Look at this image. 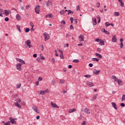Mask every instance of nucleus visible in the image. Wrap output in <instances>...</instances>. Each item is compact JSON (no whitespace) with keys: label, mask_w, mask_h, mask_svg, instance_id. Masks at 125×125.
<instances>
[{"label":"nucleus","mask_w":125,"mask_h":125,"mask_svg":"<svg viewBox=\"0 0 125 125\" xmlns=\"http://www.w3.org/2000/svg\"><path fill=\"white\" fill-rule=\"evenodd\" d=\"M30 25L32 27V29H33V31H35V29H34V23H33V22H30Z\"/></svg>","instance_id":"26"},{"label":"nucleus","mask_w":125,"mask_h":125,"mask_svg":"<svg viewBox=\"0 0 125 125\" xmlns=\"http://www.w3.org/2000/svg\"><path fill=\"white\" fill-rule=\"evenodd\" d=\"M121 106L122 107H125V104L124 103H121Z\"/></svg>","instance_id":"61"},{"label":"nucleus","mask_w":125,"mask_h":125,"mask_svg":"<svg viewBox=\"0 0 125 125\" xmlns=\"http://www.w3.org/2000/svg\"><path fill=\"white\" fill-rule=\"evenodd\" d=\"M100 45H104V42L103 41H101L100 42Z\"/></svg>","instance_id":"36"},{"label":"nucleus","mask_w":125,"mask_h":125,"mask_svg":"<svg viewBox=\"0 0 125 125\" xmlns=\"http://www.w3.org/2000/svg\"><path fill=\"white\" fill-rule=\"evenodd\" d=\"M40 57H41V59H42V60H44V59H45L43 57V56H42V54H40Z\"/></svg>","instance_id":"37"},{"label":"nucleus","mask_w":125,"mask_h":125,"mask_svg":"<svg viewBox=\"0 0 125 125\" xmlns=\"http://www.w3.org/2000/svg\"><path fill=\"white\" fill-rule=\"evenodd\" d=\"M93 21L94 23V26H96V25H97V21H96V18H94V19H93Z\"/></svg>","instance_id":"25"},{"label":"nucleus","mask_w":125,"mask_h":125,"mask_svg":"<svg viewBox=\"0 0 125 125\" xmlns=\"http://www.w3.org/2000/svg\"><path fill=\"white\" fill-rule=\"evenodd\" d=\"M97 51H102V49L101 48H98Z\"/></svg>","instance_id":"58"},{"label":"nucleus","mask_w":125,"mask_h":125,"mask_svg":"<svg viewBox=\"0 0 125 125\" xmlns=\"http://www.w3.org/2000/svg\"><path fill=\"white\" fill-rule=\"evenodd\" d=\"M37 61H38V62H41V58H37V59H36Z\"/></svg>","instance_id":"52"},{"label":"nucleus","mask_w":125,"mask_h":125,"mask_svg":"<svg viewBox=\"0 0 125 125\" xmlns=\"http://www.w3.org/2000/svg\"><path fill=\"white\" fill-rule=\"evenodd\" d=\"M97 96H98V94H96L93 97V99H96L97 98Z\"/></svg>","instance_id":"46"},{"label":"nucleus","mask_w":125,"mask_h":125,"mask_svg":"<svg viewBox=\"0 0 125 125\" xmlns=\"http://www.w3.org/2000/svg\"><path fill=\"white\" fill-rule=\"evenodd\" d=\"M43 35L44 36L45 42H46V41L49 40V35L47 34L46 32L44 33Z\"/></svg>","instance_id":"2"},{"label":"nucleus","mask_w":125,"mask_h":125,"mask_svg":"<svg viewBox=\"0 0 125 125\" xmlns=\"http://www.w3.org/2000/svg\"><path fill=\"white\" fill-rule=\"evenodd\" d=\"M79 39H81V41H82V42H84V38H83V35H80V36H79Z\"/></svg>","instance_id":"19"},{"label":"nucleus","mask_w":125,"mask_h":125,"mask_svg":"<svg viewBox=\"0 0 125 125\" xmlns=\"http://www.w3.org/2000/svg\"><path fill=\"white\" fill-rule=\"evenodd\" d=\"M51 105L53 108H57L59 109V106L56 104H54L53 102H51Z\"/></svg>","instance_id":"5"},{"label":"nucleus","mask_w":125,"mask_h":125,"mask_svg":"<svg viewBox=\"0 0 125 125\" xmlns=\"http://www.w3.org/2000/svg\"><path fill=\"white\" fill-rule=\"evenodd\" d=\"M66 24V21L64 20H62L61 22V28H64L65 27V24Z\"/></svg>","instance_id":"8"},{"label":"nucleus","mask_w":125,"mask_h":125,"mask_svg":"<svg viewBox=\"0 0 125 125\" xmlns=\"http://www.w3.org/2000/svg\"><path fill=\"white\" fill-rule=\"evenodd\" d=\"M96 56H97L99 58H100V59H102L103 58V57H102V55L101 54H99L98 53H95Z\"/></svg>","instance_id":"12"},{"label":"nucleus","mask_w":125,"mask_h":125,"mask_svg":"<svg viewBox=\"0 0 125 125\" xmlns=\"http://www.w3.org/2000/svg\"><path fill=\"white\" fill-rule=\"evenodd\" d=\"M70 30H73V29H74V26H73V24L70 25Z\"/></svg>","instance_id":"51"},{"label":"nucleus","mask_w":125,"mask_h":125,"mask_svg":"<svg viewBox=\"0 0 125 125\" xmlns=\"http://www.w3.org/2000/svg\"><path fill=\"white\" fill-rule=\"evenodd\" d=\"M76 111L75 108L71 109L69 110V113H73V112H75Z\"/></svg>","instance_id":"27"},{"label":"nucleus","mask_w":125,"mask_h":125,"mask_svg":"<svg viewBox=\"0 0 125 125\" xmlns=\"http://www.w3.org/2000/svg\"><path fill=\"white\" fill-rule=\"evenodd\" d=\"M122 100H123V101L125 100V95H123L122 96Z\"/></svg>","instance_id":"53"},{"label":"nucleus","mask_w":125,"mask_h":125,"mask_svg":"<svg viewBox=\"0 0 125 125\" xmlns=\"http://www.w3.org/2000/svg\"><path fill=\"white\" fill-rule=\"evenodd\" d=\"M40 94L42 95H44V94H45V92L44 91L41 90L40 91Z\"/></svg>","instance_id":"34"},{"label":"nucleus","mask_w":125,"mask_h":125,"mask_svg":"<svg viewBox=\"0 0 125 125\" xmlns=\"http://www.w3.org/2000/svg\"><path fill=\"white\" fill-rule=\"evenodd\" d=\"M100 73V70H97L96 69H94L93 71V73L95 74V75H98Z\"/></svg>","instance_id":"14"},{"label":"nucleus","mask_w":125,"mask_h":125,"mask_svg":"<svg viewBox=\"0 0 125 125\" xmlns=\"http://www.w3.org/2000/svg\"><path fill=\"white\" fill-rule=\"evenodd\" d=\"M44 92H45H45H46V93H48V92H49V90H48V89H46L44 91Z\"/></svg>","instance_id":"55"},{"label":"nucleus","mask_w":125,"mask_h":125,"mask_svg":"<svg viewBox=\"0 0 125 125\" xmlns=\"http://www.w3.org/2000/svg\"><path fill=\"white\" fill-rule=\"evenodd\" d=\"M114 16H120V13L118 12H115L114 14Z\"/></svg>","instance_id":"30"},{"label":"nucleus","mask_w":125,"mask_h":125,"mask_svg":"<svg viewBox=\"0 0 125 125\" xmlns=\"http://www.w3.org/2000/svg\"><path fill=\"white\" fill-rule=\"evenodd\" d=\"M9 119L10 120V123H11L13 125H16V121H15V119L12 118V117H10Z\"/></svg>","instance_id":"1"},{"label":"nucleus","mask_w":125,"mask_h":125,"mask_svg":"<svg viewBox=\"0 0 125 125\" xmlns=\"http://www.w3.org/2000/svg\"><path fill=\"white\" fill-rule=\"evenodd\" d=\"M120 41L121 42H124V39L121 38Z\"/></svg>","instance_id":"63"},{"label":"nucleus","mask_w":125,"mask_h":125,"mask_svg":"<svg viewBox=\"0 0 125 125\" xmlns=\"http://www.w3.org/2000/svg\"><path fill=\"white\" fill-rule=\"evenodd\" d=\"M92 61H97V62H99V59L93 58L92 59Z\"/></svg>","instance_id":"24"},{"label":"nucleus","mask_w":125,"mask_h":125,"mask_svg":"<svg viewBox=\"0 0 125 125\" xmlns=\"http://www.w3.org/2000/svg\"><path fill=\"white\" fill-rule=\"evenodd\" d=\"M117 83L119 85H123L124 84V83H123V81H122L121 79L118 80Z\"/></svg>","instance_id":"11"},{"label":"nucleus","mask_w":125,"mask_h":125,"mask_svg":"<svg viewBox=\"0 0 125 125\" xmlns=\"http://www.w3.org/2000/svg\"><path fill=\"white\" fill-rule=\"evenodd\" d=\"M25 44L27 45L31 44V40H28L27 41L25 42Z\"/></svg>","instance_id":"20"},{"label":"nucleus","mask_w":125,"mask_h":125,"mask_svg":"<svg viewBox=\"0 0 125 125\" xmlns=\"http://www.w3.org/2000/svg\"><path fill=\"white\" fill-rule=\"evenodd\" d=\"M27 46H28L29 48H31V47H33V45H31L30 44L27 45V46H26V47H27Z\"/></svg>","instance_id":"48"},{"label":"nucleus","mask_w":125,"mask_h":125,"mask_svg":"<svg viewBox=\"0 0 125 125\" xmlns=\"http://www.w3.org/2000/svg\"><path fill=\"white\" fill-rule=\"evenodd\" d=\"M73 62H74V63H79V62H80V61H79V60L78 59H75L73 60Z\"/></svg>","instance_id":"33"},{"label":"nucleus","mask_w":125,"mask_h":125,"mask_svg":"<svg viewBox=\"0 0 125 125\" xmlns=\"http://www.w3.org/2000/svg\"><path fill=\"white\" fill-rule=\"evenodd\" d=\"M104 33H105L106 35H110V32H109L108 31L104 29Z\"/></svg>","instance_id":"35"},{"label":"nucleus","mask_w":125,"mask_h":125,"mask_svg":"<svg viewBox=\"0 0 125 125\" xmlns=\"http://www.w3.org/2000/svg\"><path fill=\"white\" fill-rule=\"evenodd\" d=\"M112 106L115 110H118V107L117 106V104H116V103H111Z\"/></svg>","instance_id":"9"},{"label":"nucleus","mask_w":125,"mask_h":125,"mask_svg":"<svg viewBox=\"0 0 125 125\" xmlns=\"http://www.w3.org/2000/svg\"><path fill=\"white\" fill-rule=\"evenodd\" d=\"M60 82L61 83H65V80H62V79H60Z\"/></svg>","instance_id":"29"},{"label":"nucleus","mask_w":125,"mask_h":125,"mask_svg":"<svg viewBox=\"0 0 125 125\" xmlns=\"http://www.w3.org/2000/svg\"><path fill=\"white\" fill-rule=\"evenodd\" d=\"M84 113H86V114H90V112H89V109H88V108H87V107H86L84 109Z\"/></svg>","instance_id":"13"},{"label":"nucleus","mask_w":125,"mask_h":125,"mask_svg":"<svg viewBox=\"0 0 125 125\" xmlns=\"http://www.w3.org/2000/svg\"><path fill=\"white\" fill-rule=\"evenodd\" d=\"M21 66H22V64L20 63L17 64H16L17 70H18V71H21V70H22V68H21Z\"/></svg>","instance_id":"4"},{"label":"nucleus","mask_w":125,"mask_h":125,"mask_svg":"<svg viewBox=\"0 0 125 125\" xmlns=\"http://www.w3.org/2000/svg\"><path fill=\"white\" fill-rule=\"evenodd\" d=\"M32 109L35 112H36V113H39V112H38V106H33Z\"/></svg>","instance_id":"17"},{"label":"nucleus","mask_w":125,"mask_h":125,"mask_svg":"<svg viewBox=\"0 0 125 125\" xmlns=\"http://www.w3.org/2000/svg\"><path fill=\"white\" fill-rule=\"evenodd\" d=\"M26 9H29L30 8V5H26Z\"/></svg>","instance_id":"59"},{"label":"nucleus","mask_w":125,"mask_h":125,"mask_svg":"<svg viewBox=\"0 0 125 125\" xmlns=\"http://www.w3.org/2000/svg\"><path fill=\"white\" fill-rule=\"evenodd\" d=\"M85 125V121H83L82 123V124H81V125Z\"/></svg>","instance_id":"64"},{"label":"nucleus","mask_w":125,"mask_h":125,"mask_svg":"<svg viewBox=\"0 0 125 125\" xmlns=\"http://www.w3.org/2000/svg\"><path fill=\"white\" fill-rule=\"evenodd\" d=\"M16 59L17 61H18V62H20V63H21V62H22V59H20L18 58H16Z\"/></svg>","instance_id":"32"},{"label":"nucleus","mask_w":125,"mask_h":125,"mask_svg":"<svg viewBox=\"0 0 125 125\" xmlns=\"http://www.w3.org/2000/svg\"><path fill=\"white\" fill-rule=\"evenodd\" d=\"M52 15L51 14H48L45 16L46 18H52Z\"/></svg>","instance_id":"18"},{"label":"nucleus","mask_w":125,"mask_h":125,"mask_svg":"<svg viewBox=\"0 0 125 125\" xmlns=\"http://www.w3.org/2000/svg\"><path fill=\"white\" fill-rule=\"evenodd\" d=\"M46 5L47 7L52 6V1L48 0L47 2L46 3Z\"/></svg>","instance_id":"6"},{"label":"nucleus","mask_w":125,"mask_h":125,"mask_svg":"<svg viewBox=\"0 0 125 125\" xmlns=\"http://www.w3.org/2000/svg\"><path fill=\"white\" fill-rule=\"evenodd\" d=\"M112 78L113 80H114V82H118V80H119L115 75H113Z\"/></svg>","instance_id":"16"},{"label":"nucleus","mask_w":125,"mask_h":125,"mask_svg":"<svg viewBox=\"0 0 125 125\" xmlns=\"http://www.w3.org/2000/svg\"><path fill=\"white\" fill-rule=\"evenodd\" d=\"M89 66L90 67H93V64L90 63L89 64Z\"/></svg>","instance_id":"62"},{"label":"nucleus","mask_w":125,"mask_h":125,"mask_svg":"<svg viewBox=\"0 0 125 125\" xmlns=\"http://www.w3.org/2000/svg\"><path fill=\"white\" fill-rule=\"evenodd\" d=\"M42 77H39L38 81H42Z\"/></svg>","instance_id":"60"},{"label":"nucleus","mask_w":125,"mask_h":125,"mask_svg":"<svg viewBox=\"0 0 125 125\" xmlns=\"http://www.w3.org/2000/svg\"><path fill=\"white\" fill-rule=\"evenodd\" d=\"M71 24H73V21H74V18L71 17L70 19Z\"/></svg>","instance_id":"42"},{"label":"nucleus","mask_w":125,"mask_h":125,"mask_svg":"<svg viewBox=\"0 0 125 125\" xmlns=\"http://www.w3.org/2000/svg\"><path fill=\"white\" fill-rule=\"evenodd\" d=\"M16 17L17 20L21 21V16L19 14H17L16 16Z\"/></svg>","instance_id":"10"},{"label":"nucleus","mask_w":125,"mask_h":125,"mask_svg":"<svg viewBox=\"0 0 125 125\" xmlns=\"http://www.w3.org/2000/svg\"><path fill=\"white\" fill-rule=\"evenodd\" d=\"M35 12L37 14H40V5H37L35 7Z\"/></svg>","instance_id":"3"},{"label":"nucleus","mask_w":125,"mask_h":125,"mask_svg":"<svg viewBox=\"0 0 125 125\" xmlns=\"http://www.w3.org/2000/svg\"><path fill=\"white\" fill-rule=\"evenodd\" d=\"M112 42H117V38H116V36H114L113 38H112Z\"/></svg>","instance_id":"23"},{"label":"nucleus","mask_w":125,"mask_h":125,"mask_svg":"<svg viewBox=\"0 0 125 125\" xmlns=\"http://www.w3.org/2000/svg\"><path fill=\"white\" fill-rule=\"evenodd\" d=\"M52 61L53 62V64H54L55 63V59H54V58H53L52 59Z\"/></svg>","instance_id":"50"},{"label":"nucleus","mask_w":125,"mask_h":125,"mask_svg":"<svg viewBox=\"0 0 125 125\" xmlns=\"http://www.w3.org/2000/svg\"><path fill=\"white\" fill-rule=\"evenodd\" d=\"M37 56L38 55H37V54H33V57H34V58H37Z\"/></svg>","instance_id":"57"},{"label":"nucleus","mask_w":125,"mask_h":125,"mask_svg":"<svg viewBox=\"0 0 125 125\" xmlns=\"http://www.w3.org/2000/svg\"><path fill=\"white\" fill-rule=\"evenodd\" d=\"M52 84H53V85H54V84H55V80H52Z\"/></svg>","instance_id":"54"},{"label":"nucleus","mask_w":125,"mask_h":125,"mask_svg":"<svg viewBox=\"0 0 125 125\" xmlns=\"http://www.w3.org/2000/svg\"><path fill=\"white\" fill-rule=\"evenodd\" d=\"M4 125H10V121H8L7 123H4Z\"/></svg>","instance_id":"49"},{"label":"nucleus","mask_w":125,"mask_h":125,"mask_svg":"<svg viewBox=\"0 0 125 125\" xmlns=\"http://www.w3.org/2000/svg\"><path fill=\"white\" fill-rule=\"evenodd\" d=\"M86 84L88 85V86H90V87H92V86H94V84H93V83L87 82Z\"/></svg>","instance_id":"7"},{"label":"nucleus","mask_w":125,"mask_h":125,"mask_svg":"<svg viewBox=\"0 0 125 125\" xmlns=\"http://www.w3.org/2000/svg\"><path fill=\"white\" fill-rule=\"evenodd\" d=\"M60 57L61 58V59H64V55H63V54H61L60 55Z\"/></svg>","instance_id":"43"},{"label":"nucleus","mask_w":125,"mask_h":125,"mask_svg":"<svg viewBox=\"0 0 125 125\" xmlns=\"http://www.w3.org/2000/svg\"><path fill=\"white\" fill-rule=\"evenodd\" d=\"M60 13L61 15H63V14H65V12H64V10H62L60 12Z\"/></svg>","instance_id":"31"},{"label":"nucleus","mask_w":125,"mask_h":125,"mask_svg":"<svg viewBox=\"0 0 125 125\" xmlns=\"http://www.w3.org/2000/svg\"><path fill=\"white\" fill-rule=\"evenodd\" d=\"M29 32H30V28H27L25 29V32H26V33H29Z\"/></svg>","instance_id":"44"},{"label":"nucleus","mask_w":125,"mask_h":125,"mask_svg":"<svg viewBox=\"0 0 125 125\" xmlns=\"http://www.w3.org/2000/svg\"><path fill=\"white\" fill-rule=\"evenodd\" d=\"M120 48H124V43L123 42L120 43Z\"/></svg>","instance_id":"40"},{"label":"nucleus","mask_w":125,"mask_h":125,"mask_svg":"<svg viewBox=\"0 0 125 125\" xmlns=\"http://www.w3.org/2000/svg\"><path fill=\"white\" fill-rule=\"evenodd\" d=\"M4 12L5 15H6V16H8L9 15V12H8V11H7V10H5Z\"/></svg>","instance_id":"21"},{"label":"nucleus","mask_w":125,"mask_h":125,"mask_svg":"<svg viewBox=\"0 0 125 125\" xmlns=\"http://www.w3.org/2000/svg\"><path fill=\"white\" fill-rule=\"evenodd\" d=\"M21 64H23V65H26V62L23 60H22V61H21Z\"/></svg>","instance_id":"47"},{"label":"nucleus","mask_w":125,"mask_h":125,"mask_svg":"<svg viewBox=\"0 0 125 125\" xmlns=\"http://www.w3.org/2000/svg\"><path fill=\"white\" fill-rule=\"evenodd\" d=\"M4 20L6 22H8V21H9V18H8V17H6L4 19Z\"/></svg>","instance_id":"41"},{"label":"nucleus","mask_w":125,"mask_h":125,"mask_svg":"<svg viewBox=\"0 0 125 125\" xmlns=\"http://www.w3.org/2000/svg\"><path fill=\"white\" fill-rule=\"evenodd\" d=\"M67 12V15H70V14L73 15L74 14V11H72L71 10H68Z\"/></svg>","instance_id":"15"},{"label":"nucleus","mask_w":125,"mask_h":125,"mask_svg":"<svg viewBox=\"0 0 125 125\" xmlns=\"http://www.w3.org/2000/svg\"><path fill=\"white\" fill-rule=\"evenodd\" d=\"M110 23H109L108 22H105V27H108V26H110Z\"/></svg>","instance_id":"38"},{"label":"nucleus","mask_w":125,"mask_h":125,"mask_svg":"<svg viewBox=\"0 0 125 125\" xmlns=\"http://www.w3.org/2000/svg\"><path fill=\"white\" fill-rule=\"evenodd\" d=\"M17 28L18 30V31H19V32H21V29L20 28V25H17Z\"/></svg>","instance_id":"28"},{"label":"nucleus","mask_w":125,"mask_h":125,"mask_svg":"<svg viewBox=\"0 0 125 125\" xmlns=\"http://www.w3.org/2000/svg\"><path fill=\"white\" fill-rule=\"evenodd\" d=\"M84 77H85V78H90L91 76H90V75L88 74V75H84Z\"/></svg>","instance_id":"39"},{"label":"nucleus","mask_w":125,"mask_h":125,"mask_svg":"<svg viewBox=\"0 0 125 125\" xmlns=\"http://www.w3.org/2000/svg\"><path fill=\"white\" fill-rule=\"evenodd\" d=\"M120 3H121L120 6H121L122 7H124V3L123 2V1H122L121 2H120Z\"/></svg>","instance_id":"45"},{"label":"nucleus","mask_w":125,"mask_h":125,"mask_svg":"<svg viewBox=\"0 0 125 125\" xmlns=\"http://www.w3.org/2000/svg\"><path fill=\"white\" fill-rule=\"evenodd\" d=\"M21 87V83H19V85H17V88H20Z\"/></svg>","instance_id":"56"},{"label":"nucleus","mask_w":125,"mask_h":125,"mask_svg":"<svg viewBox=\"0 0 125 125\" xmlns=\"http://www.w3.org/2000/svg\"><path fill=\"white\" fill-rule=\"evenodd\" d=\"M14 105L18 107V108H19L20 109H21V105H20V104H18V103H14Z\"/></svg>","instance_id":"22"}]
</instances>
